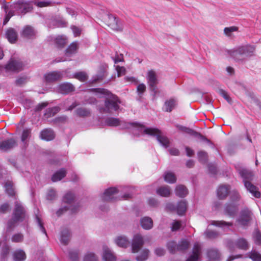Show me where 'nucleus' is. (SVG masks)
<instances>
[{"mask_svg": "<svg viewBox=\"0 0 261 261\" xmlns=\"http://www.w3.org/2000/svg\"><path fill=\"white\" fill-rule=\"evenodd\" d=\"M58 91L61 94H68L75 91L74 86L69 83H64L59 85Z\"/></svg>", "mask_w": 261, "mask_h": 261, "instance_id": "6ab92c4d", "label": "nucleus"}, {"mask_svg": "<svg viewBox=\"0 0 261 261\" xmlns=\"http://www.w3.org/2000/svg\"><path fill=\"white\" fill-rule=\"evenodd\" d=\"M139 123L138 122H126L124 121H120L118 119L111 117L108 118L106 120V124L111 126H120L123 129H130L132 133L135 135L138 134V128L137 127L135 126H130V124Z\"/></svg>", "mask_w": 261, "mask_h": 261, "instance_id": "39448f33", "label": "nucleus"}, {"mask_svg": "<svg viewBox=\"0 0 261 261\" xmlns=\"http://www.w3.org/2000/svg\"><path fill=\"white\" fill-rule=\"evenodd\" d=\"M143 237L140 234H135L132 240V250L133 253L138 252L144 244Z\"/></svg>", "mask_w": 261, "mask_h": 261, "instance_id": "f8f14e48", "label": "nucleus"}, {"mask_svg": "<svg viewBox=\"0 0 261 261\" xmlns=\"http://www.w3.org/2000/svg\"><path fill=\"white\" fill-rule=\"evenodd\" d=\"M56 115H44L47 122L53 125H60L66 122L67 118L65 116L55 117Z\"/></svg>", "mask_w": 261, "mask_h": 261, "instance_id": "ddd939ff", "label": "nucleus"}, {"mask_svg": "<svg viewBox=\"0 0 261 261\" xmlns=\"http://www.w3.org/2000/svg\"><path fill=\"white\" fill-rule=\"evenodd\" d=\"M149 250L147 249H144L142 250L141 254L136 257L137 261H145L149 255Z\"/></svg>", "mask_w": 261, "mask_h": 261, "instance_id": "37998d69", "label": "nucleus"}, {"mask_svg": "<svg viewBox=\"0 0 261 261\" xmlns=\"http://www.w3.org/2000/svg\"><path fill=\"white\" fill-rule=\"evenodd\" d=\"M63 75L61 72L54 71L44 74V80L46 83H53L62 79Z\"/></svg>", "mask_w": 261, "mask_h": 261, "instance_id": "4468645a", "label": "nucleus"}, {"mask_svg": "<svg viewBox=\"0 0 261 261\" xmlns=\"http://www.w3.org/2000/svg\"><path fill=\"white\" fill-rule=\"evenodd\" d=\"M74 77L81 82H85L87 80V75L84 72H79L74 75Z\"/></svg>", "mask_w": 261, "mask_h": 261, "instance_id": "864d4df0", "label": "nucleus"}, {"mask_svg": "<svg viewBox=\"0 0 261 261\" xmlns=\"http://www.w3.org/2000/svg\"><path fill=\"white\" fill-rule=\"evenodd\" d=\"M118 190L116 188H110L106 190L102 196L103 200L106 201H113L115 199V195Z\"/></svg>", "mask_w": 261, "mask_h": 261, "instance_id": "dca6fc26", "label": "nucleus"}, {"mask_svg": "<svg viewBox=\"0 0 261 261\" xmlns=\"http://www.w3.org/2000/svg\"><path fill=\"white\" fill-rule=\"evenodd\" d=\"M70 239V233L67 228L63 229L61 232L60 241L62 244L67 245Z\"/></svg>", "mask_w": 261, "mask_h": 261, "instance_id": "a878e982", "label": "nucleus"}, {"mask_svg": "<svg viewBox=\"0 0 261 261\" xmlns=\"http://www.w3.org/2000/svg\"><path fill=\"white\" fill-rule=\"evenodd\" d=\"M207 255L209 259L214 261L220 260V254L216 249H210L207 252Z\"/></svg>", "mask_w": 261, "mask_h": 261, "instance_id": "b1692460", "label": "nucleus"}, {"mask_svg": "<svg viewBox=\"0 0 261 261\" xmlns=\"http://www.w3.org/2000/svg\"><path fill=\"white\" fill-rule=\"evenodd\" d=\"M130 126L134 125L137 127L138 129V134L139 136L142 134H147L151 136L156 137L157 141L161 145L165 148H167L170 145V140L169 138L159 129L156 128L145 127L144 125L141 123H135L130 124Z\"/></svg>", "mask_w": 261, "mask_h": 261, "instance_id": "f257e3e1", "label": "nucleus"}, {"mask_svg": "<svg viewBox=\"0 0 261 261\" xmlns=\"http://www.w3.org/2000/svg\"><path fill=\"white\" fill-rule=\"evenodd\" d=\"M238 30V27L233 26L229 28H225L224 30V31L226 35L229 36L231 32L237 31Z\"/></svg>", "mask_w": 261, "mask_h": 261, "instance_id": "052dcab7", "label": "nucleus"}, {"mask_svg": "<svg viewBox=\"0 0 261 261\" xmlns=\"http://www.w3.org/2000/svg\"><path fill=\"white\" fill-rule=\"evenodd\" d=\"M74 199V195L71 192L67 193L63 197V201L67 204H70Z\"/></svg>", "mask_w": 261, "mask_h": 261, "instance_id": "8fccbe9b", "label": "nucleus"}, {"mask_svg": "<svg viewBox=\"0 0 261 261\" xmlns=\"http://www.w3.org/2000/svg\"><path fill=\"white\" fill-rule=\"evenodd\" d=\"M35 6L39 8L47 7L52 6V2L51 1H38L36 0L34 2Z\"/></svg>", "mask_w": 261, "mask_h": 261, "instance_id": "de8ad7c7", "label": "nucleus"}, {"mask_svg": "<svg viewBox=\"0 0 261 261\" xmlns=\"http://www.w3.org/2000/svg\"><path fill=\"white\" fill-rule=\"evenodd\" d=\"M37 223L39 226L40 230L44 233L46 236L47 235L45 228L43 226V223L41 221V219L37 216L36 217Z\"/></svg>", "mask_w": 261, "mask_h": 261, "instance_id": "bf43d9fd", "label": "nucleus"}, {"mask_svg": "<svg viewBox=\"0 0 261 261\" xmlns=\"http://www.w3.org/2000/svg\"><path fill=\"white\" fill-rule=\"evenodd\" d=\"M28 216L25 207L19 201L14 203V208L12 214V217L7 222V229H13L18 222L27 221Z\"/></svg>", "mask_w": 261, "mask_h": 261, "instance_id": "f03ea898", "label": "nucleus"}, {"mask_svg": "<svg viewBox=\"0 0 261 261\" xmlns=\"http://www.w3.org/2000/svg\"><path fill=\"white\" fill-rule=\"evenodd\" d=\"M25 258V253L22 250H17L14 252L13 259L15 261H24Z\"/></svg>", "mask_w": 261, "mask_h": 261, "instance_id": "473e14b6", "label": "nucleus"}, {"mask_svg": "<svg viewBox=\"0 0 261 261\" xmlns=\"http://www.w3.org/2000/svg\"><path fill=\"white\" fill-rule=\"evenodd\" d=\"M146 79L150 90L155 93L157 89V85L159 83L155 71L152 69L149 70L147 73Z\"/></svg>", "mask_w": 261, "mask_h": 261, "instance_id": "9d476101", "label": "nucleus"}, {"mask_svg": "<svg viewBox=\"0 0 261 261\" xmlns=\"http://www.w3.org/2000/svg\"><path fill=\"white\" fill-rule=\"evenodd\" d=\"M23 64L20 59L11 58L8 63L6 65L7 70L19 72L23 69Z\"/></svg>", "mask_w": 261, "mask_h": 261, "instance_id": "9b49d317", "label": "nucleus"}, {"mask_svg": "<svg viewBox=\"0 0 261 261\" xmlns=\"http://www.w3.org/2000/svg\"><path fill=\"white\" fill-rule=\"evenodd\" d=\"M251 213L248 210H243L240 214V217L238 219V223L241 226H246L251 219Z\"/></svg>", "mask_w": 261, "mask_h": 261, "instance_id": "2eb2a0df", "label": "nucleus"}, {"mask_svg": "<svg viewBox=\"0 0 261 261\" xmlns=\"http://www.w3.org/2000/svg\"><path fill=\"white\" fill-rule=\"evenodd\" d=\"M190 245V242L186 239L181 240L177 244V251H185L187 250Z\"/></svg>", "mask_w": 261, "mask_h": 261, "instance_id": "58836bf2", "label": "nucleus"}, {"mask_svg": "<svg viewBox=\"0 0 261 261\" xmlns=\"http://www.w3.org/2000/svg\"><path fill=\"white\" fill-rule=\"evenodd\" d=\"M249 257L253 261H261V255L255 250L250 252Z\"/></svg>", "mask_w": 261, "mask_h": 261, "instance_id": "5fc2aeb1", "label": "nucleus"}, {"mask_svg": "<svg viewBox=\"0 0 261 261\" xmlns=\"http://www.w3.org/2000/svg\"><path fill=\"white\" fill-rule=\"evenodd\" d=\"M79 46L77 42L71 43L66 49V54L68 56L74 54L76 53Z\"/></svg>", "mask_w": 261, "mask_h": 261, "instance_id": "72a5a7b5", "label": "nucleus"}, {"mask_svg": "<svg viewBox=\"0 0 261 261\" xmlns=\"http://www.w3.org/2000/svg\"><path fill=\"white\" fill-rule=\"evenodd\" d=\"M106 24L112 30L116 31H121L122 26L118 18L112 15L108 14L105 19Z\"/></svg>", "mask_w": 261, "mask_h": 261, "instance_id": "1a4fd4ad", "label": "nucleus"}, {"mask_svg": "<svg viewBox=\"0 0 261 261\" xmlns=\"http://www.w3.org/2000/svg\"><path fill=\"white\" fill-rule=\"evenodd\" d=\"M21 36L28 39L33 38L35 36L33 28L30 25L25 26L22 30Z\"/></svg>", "mask_w": 261, "mask_h": 261, "instance_id": "5701e85b", "label": "nucleus"}, {"mask_svg": "<svg viewBox=\"0 0 261 261\" xmlns=\"http://www.w3.org/2000/svg\"><path fill=\"white\" fill-rule=\"evenodd\" d=\"M241 198V196L238 192L236 191H234L232 193V195L231 196V199L233 201H239Z\"/></svg>", "mask_w": 261, "mask_h": 261, "instance_id": "774afa93", "label": "nucleus"}, {"mask_svg": "<svg viewBox=\"0 0 261 261\" xmlns=\"http://www.w3.org/2000/svg\"><path fill=\"white\" fill-rule=\"evenodd\" d=\"M117 72V76L118 77L121 76L125 74V69L124 67H120L119 66H117L116 68Z\"/></svg>", "mask_w": 261, "mask_h": 261, "instance_id": "0e129e2a", "label": "nucleus"}, {"mask_svg": "<svg viewBox=\"0 0 261 261\" xmlns=\"http://www.w3.org/2000/svg\"><path fill=\"white\" fill-rule=\"evenodd\" d=\"M204 234L208 239H213L216 238L219 236V233L215 231L207 229L204 232Z\"/></svg>", "mask_w": 261, "mask_h": 261, "instance_id": "603ef678", "label": "nucleus"}, {"mask_svg": "<svg viewBox=\"0 0 261 261\" xmlns=\"http://www.w3.org/2000/svg\"><path fill=\"white\" fill-rule=\"evenodd\" d=\"M187 202L186 200H181L176 205V211L179 215H184L187 211Z\"/></svg>", "mask_w": 261, "mask_h": 261, "instance_id": "c85d7f7f", "label": "nucleus"}, {"mask_svg": "<svg viewBox=\"0 0 261 261\" xmlns=\"http://www.w3.org/2000/svg\"><path fill=\"white\" fill-rule=\"evenodd\" d=\"M6 35L9 41L11 43L15 42L17 40V34L12 28L7 30Z\"/></svg>", "mask_w": 261, "mask_h": 261, "instance_id": "cd10ccee", "label": "nucleus"}, {"mask_svg": "<svg viewBox=\"0 0 261 261\" xmlns=\"http://www.w3.org/2000/svg\"><path fill=\"white\" fill-rule=\"evenodd\" d=\"M48 105V103L46 102H42L37 105L35 108V111L36 112H39L42 109L45 108Z\"/></svg>", "mask_w": 261, "mask_h": 261, "instance_id": "680f3d73", "label": "nucleus"}, {"mask_svg": "<svg viewBox=\"0 0 261 261\" xmlns=\"http://www.w3.org/2000/svg\"><path fill=\"white\" fill-rule=\"evenodd\" d=\"M177 244L174 241H170L167 244V247L170 253H175L177 251Z\"/></svg>", "mask_w": 261, "mask_h": 261, "instance_id": "09e8293b", "label": "nucleus"}, {"mask_svg": "<svg viewBox=\"0 0 261 261\" xmlns=\"http://www.w3.org/2000/svg\"><path fill=\"white\" fill-rule=\"evenodd\" d=\"M238 208L234 204L230 203L226 205L225 212L230 216H233L237 213Z\"/></svg>", "mask_w": 261, "mask_h": 261, "instance_id": "e433bc0d", "label": "nucleus"}, {"mask_svg": "<svg viewBox=\"0 0 261 261\" xmlns=\"http://www.w3.org/2000/svg\"><path fill=\"white\" fill-rule=\"evenodd\" d=\"M164 180L169 184H173L176 182V177L173 173L168 172L164 174Z\"/></svg>", "mask_w": 261, "mask_h": 261, "instance_id": "a19ab883", "label": "nucleus"}, {"mask_svg": "<svg viewBox=\"0 0 261 261\" xmlns=\"http://www.w3.org/2000/svg\"><path fill=\"white\" fill-rule=\"evenodd\" d=\"M201 247L198 243H195L192 249V254L190 255L186 261H197L201 254Z\"/></svg>", "mask_w": 261, "mask_h": 261, "instance_id": "f3484780", "label": "nucleus"}, {"mask_svg": "<svg viewBox=\"0 0 261 261\" xmlns=\"http://www.w3.org/2000/svg\"><path fill=\"white\" fill-rule=\"evenodd\" d=\"M236 246L243 250H247L248 248V243L244 238H240L235 243Z\"/></svg>", "mask_w": 261, "mask_h": 261, "instance_id": "f704fd0d", "label": "nucleus"}, {"mask_svg": "<svg viewBox=\"0 0 261 261\" xmlns=\"http://www.w3.org/2000/svg\"><path fill=\"white\" fill-rule=\"evenodd\" d=\"M254 241L255 244L261 245V233L259 232L255 233L254 236Z\"/></svg>", "mask_w": 261, "mask_h": 261, "instance_id": "e2e57ef3", "label": "nucleus"}, {"mask_svg": "<svg viewBox=\"0 0 261 261\" xmlns=\"http://www.w3.org/2000/svg\"><path fill=\"white\" fill-rule=\"evenodd\" d=\"M255 50L253 46L247 45L238 47L236 50L229 51L230 55L236 60H242L253 55Z\"/></svg>", "mask_w": 261, "mask_h": 261, "instance_id": "20e7f679", "label": "nucleus"}, {"mask_svg": "<svg viewBox=\"0 0 261 261\" xmlns=\"http://www.w3.org/2000/svg\"><path fill=\"white\" fill-rule=\"evenodd\" d=\"M84 261H97V257L94 253H88L85 255Z\"/></svg>", "mask_w": 261, "mask_h": 261, "instance_id": "4d7b16f0", "label": "nucleus"}, {"mask_svg": "<svg viewBox=\"0 0 261 261\" xmlns=\"http://www.w3.org/2000/svg\"><path fill=\"white\" fill-rule=\"evenodd\" d=\"M175 191L176 195L180 197H185L188 194V189L183 185L177 186Z\"/></svg>", "mask_w": 261, "mask_h": 261, "instance_id": "c756f323", "label": "nucleus"}, {"mask_svg": "<svg viewBox=\"0 0 261 261\" xmlns=\"http://www.w3.org/2000/svg\"><path fill=\"white\" fill-rule=\"evenodd\" d=\"M5 191L6 193L10 196H14L15 194V189L13 188V184L11 181H7L5 185Z\"/></svg>", "mask_w": 261, "mask_h": 261, "instance_id": "ea45409f", "label": "nucleus"}, {"mask_svg": "<svg viewBox=\"0 0 261 261\" xmlns=\"http://www.w3.org/2000/svg\"><path fill=\"white\" fill-rule=\"evenodd\" d=\"M66 175V171L64 168H62L55 172L51 177L53 182L58 181L63 179Z\"/></svg>", "mask_w": 261, "mask_h": 261, "instance_id": "bb28decb", "label": "nucleus"}, {"mask_svg": "<svg viewBox=\"0 0 261 261\" xmlns=\"http://www.w3.org/2000/svg\"><path fill=\"white\" fill-rule=\"evenodd\" d=\"M10 8L16 11H20L21 13L24 14L31 12L33 9L31 2H27L25 0L17 1L13 5H11Z\"/></svg>", "mask_w": 261, "mask_h": 261, "instance_id": "0eeeda50", "label": "nucleus"}, {"mask_svg": "<svg viewBox=\"0 0 261 261\" xmlns=\"http://www.w3.org/2000/svg\"><path fill=\"white\" fill-rule=\"evenodd\" d=\"M198 159L199 162L202 164H205L207 161V153L204 151H199L197 153Z\"/></svg>", "mask_w": 261, "mask_h": 261, "instance_id": "c03bdc74", "label": "nucleus"}, {"mask_svg": "<svg viewBox=\"0 0 261 261\" xmlns=\"http://www.w3.org/2000/svg\"><path fill=\"white\" fill-rule=\"evenodd\" d=\"M57 197L56 192L54 189H49L46 195V198L48 200H53Z\"/></svg>", "mask_w": 261, "mask_h": 261, "instance_id": "6e6d98bb", "label": "nucleus"}, {"mask_svg": "<svg viewBox=\"0 0 261 261\" xmlns=\"http://www.w3.org/2000/svg\"><path fill=\"white\" fill-rule=\"evenodd\" d=\"M16 145V141L12 138L0 141V149L5 151L14 148Z\"/></svg>", "mask_w": 261, "mask_h": 261, "instance_id": "a211bd4d", "label": "nucleus"}, {"mask_svg": "<svg viewBox=\"0 0 261 261\" xmlns=\"http://www.w3.org/2000/svg\"><path fill=\"white\" fill-rule=\"evenodd\" d=\"M140 223L142 227L146 230L150 229L153 226V221L148 217H145L142 218L140 220Z\"/></svg>", "mask_w": 261, "mask_h": 261, "instance_id": "393cba45", "label": "nucleus"}, {"mask_svg": "<svg viewBox=\"0 0 261 261\" xmlns=\"http://www.w3.org/2000/svg\"><path fill=\"white\" fill-rule=\"evenodd\" d=\"M9 204L7 203H5L3 204L0 206V213H6L9 209Z\"/></svg>", "mask_w": 261, "mask_h": 261, "instance_id": "69168bd1", "label": "nucleus"}, {"mask_svg": "<svg viewBox=\"0 0 261 261\" xmlns=\"http://www.w3.org/2000/svg\"><path fill=\"white\" fill-rule=\"evenodd\" d=\"M221 95L229 102L231 103L232 100L228 93L224 90H220Z\"/></svg>", "mask_w": 261, "mask_h": 261, "instance_id": "338daca9", "label": "nucleus"}, {"mask_svg": "<svg viewBox=\"0 0 261 261\" xmlns=\"http://www.w3.org/2000/svg\"><path fill=\"white\" fill-rule=\"evenodd\" d=\"M156 192L163 197H168L171 194V190L169 186H163L159 188Z\"/></svg>", "mask_w": 261, "mask_h": 261, "instance_id": "c9c22d12", "label": "nucleus"}, {"mask_svg": "<svg viewBox=\"0 0 261 261\" xmlns=\"http://www.w3.org/2000/svg\"><path fill=\"white\" fill-rule=\"evenodd\" d=\"M103 259L105 261H116V257L107 246L103 247Z\"/></svg>", "mask_w": 261, "mask_h": 261, "instance_id": "4be33fe9", "label": "nucleus"}, {"mask_svg": "<svg viewBox=\"0 0 261 261\" xmlns=\"http://www.w3.org/2000/svg\"><path fill=\"white\" fill-rule=\"evenodd\" d=\"M118 103H120L118 97L112 96L110 98L106 99L105 101V107L103 111L101 112L113 113L116 112L119 108Z\"/></svg>", "mask_w": 261, "mask_h": 261, "instance_id": "423d86ee", "label": "nucleus"}, {"mask_svg": "<svg viewBox=\"0 0 261 261\" xmlns=\"http://www.w3.org/2000/svg\"><path fill=\"white\" fill-rule=\"evenodd\" d=\"M236 168L239 174L243 178L244 186L247 190L255 198H259L261 195L260 193L258 191L257 187L251 182L254 177L253 172L244 168H238L236 167Z\"/></svg>", "mask_w": 261, "mask_h": 261, "instance_id": "7ed1b4c3", "label": "nucleus"}, {"mask_svg": "<svg viewBox=\"0 0 261 261\" xmlns=\"http://www.w3.org/2000/svg\"><path fill=\"white\" fill-rule=\"evenodd\" d=\"M40 136L41 139L48 141L55 138V134L53 129L46 128L41 132Z\"/></svg>", "mask_w": 261, "mask_h": 261, "instance_id": "412c9836", "label": "nucleus"}, {"mask_svg": "<svg viewBox=\"0 0 261 261\" xmlns=\"http://www.w3.org/2000/svg\"><path fill=\"white\" fill-rule=\"evenodd\" d=\"M211 224L222 228L229 227L232 225V223L226 222L224 221H212Z\"/></svg>", "mask_w": 261, "mask_h": 261, "instance_id": "79ce46f5", "label": "nucleus"}, {"mask_svg": "<svg viewBox=\"0 0 261 261\" xmlns=\"http://www.w3.org/2000/svg\"><path fill=\"white\" fill-rule=\"evenodd\" d=\"M67 43V38L63 36H58L55 39V43L58 48L64 47Z\"/></svg>", "mask_w": 261, "mask_h": 261, "instance_id": "4c0bfd02", "label": "nucleus"}, {"mask_svg": "<svg viewBox=\"0 0 261 261\" xmlns=\"http://www.w3.org/2000/svg\"><path fill=\"white\" fill-rule=\"evenodd\" d=\"M118 246L121 247L126 248L129 245V241L124 236H119L115 240Z\"/></svg>", "mask_w": 261, "mask_h": 261, "instance_id": "2f4dec72", "label": "nucleus"}, {"mask_svg": "<svg viewBox=\"0 0 261 261\" xmlns=\"http://www.w3.org/2000/svg\"><path fill=\"white\" fill-rule=\"evenodd\" d=\"M31 136V129H24L22 136H21V141L23 143L24 145L26 147L28 145L27 144V139L29 138Z\"/></svg>", "mask_w": 261, "mask_h": 261, "instance_id": "a18cd8bd", "label": "nucleus"}, {"mask_svg": "<svg viewBox=\"0 0 261 261\" xmlns=\"http://www.w3.org/2000/svg\"><path fill=\"white\" fill-rule=\"evenodd\" d=\"M70 209L72 213H74L76 212V206L71 205L70 207L65 206L63 207L60 208L56 213L58 216H60L64 212L67 211L68 209Z\"/></svg>", "mask_w": 261, "mask_h": 261, "instance_id": "49530a36", "label": "nucleus"}, {"mask_svg": "<svg viewBox=\"0 0 261 261\" xmlns=\"http://www.w3.org/2000/svg\"><path fill=\"white\" fill-rule=\"evenodd\" d=\"M176 127L178 128V129L181 132L185 134H187L191 136L198 138V139L201 140L202 141L206 142L207 143L211 144L212 146H213V144L210 140L207 139L205 137L202 135L200 133L195 131L194 130L189 127H187L180 125H176Z\"/></svg>", "mask_w": 261, "mask_h": 261, "instance_id": "6e6552de", "label": "nucleus"}, {"mask_svg": "<svg viewBox=\"0 0 261 261\" xmlns=\"http://www.w3.org/2000/svg\"><path fill=\"white\" fill-rule=\"evenodd\" d=\"M23 235L22 233H16L12 236L11 241L14 243H19L23 241Z\"/></svg>", "mask_w": 261, "mask_h": 261, "instance_id": "3c124183", "label": "nucleus"}, {"mask_svg": "<svg viewBox=\"0 0 261 261\" xmlns=\"http://www.w3.org/2000/svg\"><path fill=\"white\" fill-rule=\"evenodd\" d=\"M60 108L59 107H54L49 108L47 110V113L44 114H57L59 112Z\"/></svg>", "mask_w": 261, "mask_h": 261, "instance_id": "13d9d810", "label": "nucleus"}, {"mask_svg": "<svg viewBox=\"0 0 261 261\" xmlns=\"http://www.w3.org/2000/svg\"><path fill=\"white\" fill-rule=\"evenodd\" d=\"M230 187L228 185H220L217 189V196L220 199H224L228 196Z\"/></svg>", "mask_w": 261, "mask_h": 261, "instance_id": "aec40b11", "label": "nucleus"}, {"mask_svg": "<svg viewBox=\"0 0 261 261\" xmlns=\"http://www.w3.org/2000/svg\"><path fill=\"white\" fill-rule=\"evenodd\" d=\"M177 105L176 100L174 98H170L166 101L164 105V109L166 112H170Z\"/></svg>", "mask_w": 261, "mask_h": 261, "instance_id": "7c9ffc66", "label": "nucleus"}]
</instances>
